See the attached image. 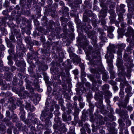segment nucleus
I'll use <instances>...</instances> for the list:
<instances>
[{"label":"nucleus","instance_id":"44","mask_svg":"<svg viewBox=\"0 0 134 134\" xmlns=\"http://www.w3.org/2000/svg\"><path fill=\"white\" fill-rule=\"evenodd\" d=\"M29 95V93L27 91H24V92L23 96V98H25L26 97V96L27 97Z\"/></svg>","mask_w":134,"mask_h":134},{"label":"nucleus","instance_id":"58","mask_svg":"<svg viewBox=\"0 0 134 134\" xmlns=\"http://www.w3.org/2000/svg\"><path fill=\"white\" fill-rule=\"evenodd\" d=\"M68 107L69 110L71 111V109L72 108V105L71 104L69 103L68 104Z\"/></svg>","mask_w":134,"mask_h":134},{"label":"nucleus","instance_id":"17","mask_svg":"<svg viewBox=\"0 0 134 134\" xmlns=\"http://www.w3.org/2000/svg\"><path fill=\"white\" fill-rule=\"evenodd\" d=\"M127 111L125 110H122L120 113L121 116L124 119H127L129 118L128 115L127 114Z\"/></svg>","mask_w":134,"mask_h":134},{"label":"nucleus","instance_id":"24","mask_svg":"<svg viewBox=\"0 0 134 134\" xmlns=\"http://www.w3.org/2000/svg\"><path fill=\"white\" fill-rule=\"evenodd\" d=\"M81 75L83 77H85L86 76V74L85 72L84 71L85 69V67L84 66H83L81 67Z\"/></svg>","mask_w":134,"mask_h":134},{"label":"nucleus","instance_id":"52","mask_svg":"<svg viewBox=\"0 0 134 134\" xmlns=\"http://www.w3.org/2000/svg\"><path fill=\"white\" fill-rule=\"evenodd\" d=\"M8 52L10 55H12L14 53V50L12 48H11L9 50Z\"/></svg>","mask_w":134,"mask_h":134},{"label":"nucleus","instance_id":"36","mask_svg":"<svg viewBox=\"0 0 134 134\" xmlns=\"http://www.w3.org/2000/svg\"><path fill=\"white\" fill-rule=\"evenodd\" d=\"M75 111L74 113V115L75 116L79 114V109L78 108H76L75 109Z\"/></svg>","mask_w":134,"mask_h":134},{"label":"nucleus","instance_id":"28","mask_svg":"<svg viewBox=\"0 0 134 134\" xmlns=\"http://www.w3.org/2000/svg\"><path fill=\"white\" fill-rule=\"evenodd\" d=\"M16 108L15 105L13 104V103H12L11 105L8 107L9 110L11 111H12L13 109H14Z\"/></svg>","mask_w":134,"mask_h":134},{"label":"nucleus","instance_id":"35","mask_svg":"<svg viewBox=\"0 0 134 134\" xmlns=\"http://www.w3.org/2000/svg\"><path fill=\"white\" fill-rule=\"evenodd\" d=\"M62 118L64 121H66L67 120V117L66 113H64L62 114Z\"/></svg>","mask_w":134,"mask_h":134},{"label":"nucleus","instance_id":"60","mask_svg":"<svg viewBox=\"0 0 134 134\" xmlns=\"http://www.w3.org/2000/svg\"><path fill=\"white\" fill-rule=\"evenodd\" d=\"M79 105L81 108H82L84 106L85 104L84 103L80 102L79 103Z\"/></svg>","mask_w":134,"mask_h":134},{"label":"nucleus","instance_id":"20","mask_svg":"<svg viewBox=\"0 0 134 134\" xmlns=\"http://www.w3.org/2000/svg\"><path fill=\"white\" fill-rule=\"evenodd\" d=\"M111 96H109V95L105 94L104 96V98L105 99V101L108 104V105L109 106V104L110 103V102L109 99H110V97Z\"/></svg>","mask_w":134,"mask_h":134},{"label":"nucleus","instance_id":"64","mask_svg":"<svg viewBox=\"0 0 134 134\" xmlns=\"http://www.w3.org/2000/svg\"><path fill=\"white\" fill-rule=\"evenodd\" d=\"M31 105L29 103H27L26 105V108L28 110L29 108L30 107Z\"/></svg>","mask_w":134,"mask_h":134},{"label":"nucleus","instance_id":"63","mask_svg":"<svg viewBox=\"0 0 134 134\" xmlns=\"http://www.w3.org/2000/svg\"><path fill=\"white\" fill-rule=\"evenodd\" d=\"M10 115V113L9 111L8 110L6 112L5 115L7 117H8L9 118L10 117H9V116Z\"/></svg>","mask_w":134,"mask_h":134},{"label":"nucleus","instance_id":"50","mask_svg":"<svg viewBox=\"0 0 134 134\" xmlns=\"http://www.w3.org/2000/svg\"><path fill=\"white\" fill-rule=\"evenodd\" d=\"M62 10L66 12L69 11L68 8L65 6H63L62 7Z\"/></svg>","mask_w":134,"mask_h":134},{"label":"nucleus","instance_id":"39","mask_svg":"<svg viewBox=\"0 0 134 134\" xmlns=\"http://www.w3.org/2000/svg\"><path fill=\"white\" fill-rule=\"evenodd\" d=\"M133 48V47H132L130 45L127 48V49L125 50H126V52H130L131 50H132Z\"/></svg>","mask_w":134,"mask_h":134},{"label":"nucleus","instance_id":"59","mask_svg":"<svg viewBox=\"0 0 134 134\" xmlns=\"http://www.w3.org/2000/svg\"><path fill=\"white\" fill-rule=\"evenodd\" d=\"M108 36L110 38H112L113 37V35L112 33H108Z\"/></svg>","mask_w":134,"mask_h":134},{"label":"nucleus","instance_id":"62","mask_svg":"<svg viewBox=\"0 0 134 134\" xmlns=\"http://www.w3.org/2000/svg\"><path fill=\"white\" fill-rule=\"evenodd\" d=\"M53 116V114L51 112H49L47 116H48V118H51Z\"/></svg>","mask_w":134,"mask_h":134},{"label":"nucleus","instance_id":"45","mask_svg":"<svg viewBox=\"0 0 134 134\" xmlns=\"http://www.w3.org/2000/svg\"><path fill=\"white\" fill-rule=\"evenodd\" d=\"M7 125L11 128H13V124L10 121L7 123Z\"/></svg>","mask_w":134,"mask_h":134},{"label":"nucleus","instance_id":"22","mask_svg":"<svg viewBox=\"0 0 134 134\" xmlns=\"http://www.w3.org/2000/svg\"><path fill=\"white\" fill-rule=\"evenodd\" d=\"M16 65L18 67L20 66L21 65H22L24 66H25L26 65L24 61L21 62L19 61H16Z\"/></svg>","mask_w":134,"mask_h":134},{"label":"nucleus","instance_id":"10","mask_svg":"<svg viewBox=\"0 0 134 134\" xmlns=\"http://www.w3.org/2000/svg\"><path fill=\"white\" fill-rule=\"evenodd\" d=\"M125 46L126 45L124 44H121L118 45V50L117 52L118 55H122L123 49Z\"/></svg>","mask_w":134,"mask_h":134},{"label":"nucleus","instance_id":"4","mask_svg":"<svg viewBox=\"0 0 134 134\" xmlns=\"http://www.w3.org/2000/svg\"><path fill=\"white\" fill-rule=\"evenodd\" d=\"M100 54L98 51H96L92 53V59L91 63L95 65H97V62L99 61V59H100Z\"/></svg>","mask_w":134,"mask_h":134},{"label":"nucleus","instance_id":"16","mask_svg":"<svg viewBox=\"0 0 134 134\" xmlns=\"http://www.w3.org/2000/svg\"><path fill=\"white\" fill-rule=\"evenodd\" d=\"M72 55L73 56L71 58L74 61L77 62L78 63H80L81 62V59L77 55L72 53V54H70V56H71Z\"/></svg>","mask_w":134,"mask_h":134},{"label":"nucleus","instance_id":"29","mask_svg":"<svg viewBox=\"0 0 134 134\" xmlns=\"http://www.w3.org/2000/svg\"><path fill=\"white\" fill-rule=\"evenodd\" d=\"M17 115L13 113L12 114L11 117H10V118H12L13 119V121L16 122L17 121Z\"/></svg>","mask_w":134,"mask_h":134},{"label":"nucleus","instance_id":"5","mask_svg":"<svg viewBox=\"0 0 134 134\" xmlns=\"http://www.w3.org/2000/svg\"><path fill=\"white\" fill-rule=\"evenodd\" d=\"M116 48L113 45H110L109 49H108L107 53L106 54L105 57H110L111 58H113L114 55L113 53H115Z\"/></svg>","mask_w":134,"mask_h":134},{"label":"nucleus","instance_id":"8","mask_svg":"<svg viewBox=\"0 0 134 134\" xmlns=\"http://www.w3.org/2000/svg\"><path fill=\"white\" fill-rule=\"evenodd\" d=\"M121 27L123 28H119L118 30V32L119 34L118 38H122V36L124 35V33L125 32L124 27L126 26V24L124 22H122L121 24Z\"/></svg>","mask_w":134,"mask_h":134},{"label":"nucleus","instance_id":"57","mask_svg":"<svg viewBox=\"0 0 134 134\" xmlns=\"http://www.w3.org/2000/svg\"><path fill=\"white\" fill-rule=\"evenodd\" d=\"M28 110H29L30 111H34L35 110V108L34 106H31L29 108Z\"/></svg>","mask_w":134,"mask_h":134},{"label":"nucleus","instance_id":"34","mask_svg":"<svg viewBox=\"0 0 134 134\" xmlns=\"http://www.w3.org/2000/svg\"><path fill=\"white\" fill-rule=\"evenodd\" d=\"M26 88H29V89L30 90V91L31 93H33L34 91V89L32 87H31V86L30 84H28L26 86Z\"/></svg>","mask_w":134,"mask_h":134},{"label":"nucleus","instance_id":"15","mask_svg":"<svg viewBox=\"0 0 134 134\" xmlns=\"http://www.w3.org/2000/svg\"><path fill=\"white\" fill-rule=\"evenodd\" d=\"M49 110L48 108L47 107H46L44 110L42 111V113L41 114V116L45 118L48 116V113L49 112Z\"/></svg>","mask_w":134,"mask_h":134},{"label":"nucleus","instance_id":"23","mask_svg":"<svg viewBox=\"0 0 134 134\" xmlns=\"http://www.w3.org/2000/svg\"><path fill=\"white\" fill-rule=\"evenodd\" d=\"M35 115L34 114H32L31 113H29L28 114V119L29 120L31 121L34 118Z\"/></svg>","mask_w":134,"mask_h":134},{"label":"nucleus","instance_id":"12","mask_svg":"<svg viewBox=\"0 0 134 134\" xmlns=\"http://www.w3.org/2000/svg\"><path fill=\"white\" fill-rule=\"evenodd\" d=\"M105 57L107 59V63L108 64V66L109 67L110 69H113V61L112 59L113 58H111L110 57Z\"/></svg>","mask_w":134,"mask_h":134},{"label":"nucleus","instance_id":"6","mask_svg":"<svg viewBox=\"0 0 134 134\" xmlns=\"http://www.w3.org/2000/svg\"><path fill=\"white\" fill-rule=\"evenodd\" d=\"M89 43V41L86 40L83 47V49L87 55L90 54V52L92 49V46L88 45Z\"/></svg>","mask_w":134,"mask_h":134},{"label":"nucleus","instance_id":"19","mask_svg":"<svg viewBox=\"0 0 134 134\" xmlns=\"http://www.w3.org/2000/svg\"><path fill=\"white\" fill-rule=\"evenodd\" d=\"M24 89V88L23 87L21 86L20 88V91H16V88H13L12 90L13 91L14 90H15L16 92L18 94L19 96H22V91Z\"/></svg>","mask_w":134,"mask_h":134},{"label":"nucleus","instance_id":"13","mask_svg":"<svg viewBox=\"0 0 134 134\" xmlns=\"http://www.w3.org/2000/svg\"><path fill=\"white\" fill-rule=\"evenodd\" d=\"M126 50H125V54L124 55V60L127 63H128L127 64H126V65L127 66H128L129 64H130V59L128 56V55L127 53H126Z\"/></svg>","mask_w":134,"mask_h":134},{"label":"nucleus","instance_id":"53","mask_svg":"<svg viewBox=\"0 0 134 134\" xmlns=\"http://www.w3.org/2000/svg\"><path fill=\"white\" fill-rule=\"evenodd\" d=\"M20 113H22L23 111L24 112H25V111L24 110V105H21L20 106Z\"/></svg>","mask_w":134,"mask_h":134},{"label":"nucleus","instance_id":"7","mask_svg":"<svg viewBox=\"0 0 134 134\" xmlns=\"http://www.w3.org/2000/svg\"><path fill=\"white\" fill-rule=\"evenodd\" d=\"M100 5L101 7H103V8L100 12L99 16L104 18L107 15L108 8L106 7H104V4L101 3L100 4Z\"/></svg>","mask_w":134,"mask_h":134},{"label":"nucleus","instance_id":"49","mask_svg":"<svg viewBox=\"0 0 134 134\" xmlns=\"http://www.w3.org/2000/svg\"><path fill=\"white\" fill-rule=\"evenodd\" d=\"M74 3L76 4H81L82 1L81 0H74Z\"/></svg>","mask_w":134,"mask_h":134},{"label":"nucleus","instance_id":"27","mask_svg":"<svg viewBox=\"0 0 134 134\" xmlns=\"http://www.w3.org/2000/svg\"><path fill=\"white\" fill-rule=\"evenodd\" d=\"M13 24L12 23L11 25H10V27L11 28H12L13 29V30L14 31V33L15 35H16L19 33V31L17 29H13Z\"/></svg>","mask_w":134,"mask_h":134},{"label":"nucleus","instance_id":"14","mask_svg":"<svg viewBox=\"0 0 134 134\" xmlns=\"http://www.w3.org/2000/svg\"><path fill=\"white\" fill-rule=\"evenodd\" d=\"M100 33L101 35L99 37L100 39L103 42L106 41L107 40V39L105 37V33L102 30H101L100 31Z\"/></svg>","mask_w":134,"mask_h":134},{"label":"nucleus","instance_id":"30","mask_svg":"<svg viewBox=\"0 0 134 134\" xmlns=\"http://www.w3.org/2000/svg\"><path fill=\"white\" fill-rule=\"evenodd\" d=\"M8 47H10L12 49H14V46L10 41L8 42L7 43Z\"/></svg>","mask_w":134,"mask_h":134},{"label":"nucleus","instance_id":"48","mask_svg":"<svg viewBox=\"0 0 134 134\" xmlns=\"http://www.w3.org/2000/svg\"><path fill=\"white\" fill-rule=\"evenodd\" d=\"M61 125H60L59 124H55L53 126V127L55 129H58L59 126H61Z\"/></svg>","mask_w":134,"mask_h":134},{"label":"nucleus","instance_id":"33","mask_svg":"<svg viewBox=\"0 0 134 134\" xmlns=\"http://www.w3.org/2000/svg\"><path fill=\"white\" fill-rule=\"evenodd\" d=\"M117 131L114 129H111L110 131L109 134H117Z\"/></svg>","mask_w":134,"mask_h":134},{"label":"nucleus","instance_id":"31","mask_svg":"<svg viewBox=\"0 0 134 134\" xmlns=\"http://www.w3.org/2000/svg\"><path fill=\"white\" fill-rule=\"evenodd\" d=\"M118 122L120 126L121 127H122L125 125L124 123L122 121L121 119H119L118 120Z\"/></svg>","mask_w":134,"mask_h":134},{"label":"nucleus","instance_id":"11","mask_svg":"<svg viewBox=\"0 0 134 134\" xmlns=\"http://www.w3.org/2000/svg\"><path fill=\"white\" fill-rule=\"evenodd\" d=\"M54 114L56 116L54 119V121L55 122L57 123L58 124H59L60 125H62L61 124V121L60 120V118L58 116L59 115L60 113L57 110L55 111L54 112Z\"/></svg>","mask_w":134,"mask_h":134},{"label":"nucleus","instance_id":"3","mask_svg":"<svg viewBox=\"0 0 134 134\" xmlns=\"http://www.w3.org/2000/svg\"><path fill=\"white\" fill-rule=\"evenodd\" d=\"M116 61V65L118 68L119 72L124 73L125 68L123 66V61L122 59V55H118Z\"/></svg>","mask_w":134,"mask_h":134},{"label":"nucleus","instance_id":"40","mask_svg":"<svg viewBox=\"0 0 134 134\" xmlns=\"http://www.w3.org/2000/svg\"><path fill=\"white\" fill-rule=\"evenodd\" d=\"M31 121L34 124H36L38 122L37 119L35 118H34Z\"/></svg>","mask_w":134,"mask_h":134},{"label":"nucleus","instance_id":"47","mask_svg":"<svg viewBox=\"0 0 134 134\" xmlns=\"http://www.w3.org/2000/svg\"><path fill=\"white\" fill-rule=\"evenodd\" d=\"M61 75L62 76L63 79L65 80V79L66 77V74H65V73L62 72L61 73Z\"/></svg>","mask_w":134,"mask_h":134},{"label":"nucleus","instance_id":"9","mask_svg":"<svg viewBox=\"0 0 134 134\" xmlns=\"http://www.w3.org/2000/svg\"><path fill=\"white\" fill-rule=\"evenodd\" d=\"M109 87V85L107 84H105L103 85L102 88V92L104 94L112 96V94L108 90Z\"/></svg>","mask_w":134,"mask_h":134},{"label":"nucleus","instance_id":"32","mask_svg":"<svg viewBox=\"0 0 134 134\" xmlns=\"http://www.w3.org/2000/svg\"><path fill=\"white\" fill-rule=\"evenodd\" d=\"M118 19L120 21H121L123 20V14L121 13H119L118 15Z\"/></svg>","mask_w":134,"mask_h":134},{"label":"nucleus","instance_id":"18","mask_svg":"<svg viewBox=\"0 0 134 134\" xmlns=\"http://www.w3.org/2000/svg\"><path fill=\"white\" fill-rule=\"evenodd\" d=\"M133 30L131 27H129L127 29L126 35L128 36H130L133 33Z\"/></svg>","mask_w":134,"mask_h":134},{"label":"nucleus","instance_id":"51","mask_svg":"<svg viewBox=\"0 0 134 134\" xmlns=\"http://www.w3.org/2000/svg\"><path fill=\"white\" fill-rule=\"evenodd\" d=\"M23 102L21 101H20L19 100H17L16 102V104L18 106H20L21 105Z\"/></svg>","mask_w":134,"mask_h":134},{"label":"nucleus","instance_id":"26","mask_svg":"<svg viewBox=\"0 0 134 134\" xmlns=\"http://www.w3.org/2000/svg\"><path fill=\"white\" fill-rule=\"evenodd\" d=\"M19 114L20 115V119L23 121H24L25 119V112L23 111L22 113H20Z\"/></svg>","mask_w":134,"mask_h":134},{"label":"nucleus","instance_id":"21","mask_svg":"<svg viewBox=\"0 0 134 134\" xmlns=\"http://www.w3.org/2000/svg\"><path fill=\"white\" fill-rule=\"evenodd\" d=\"M125 5L123 4H121L120 6L119 13H124L125 12V10L124 9Z\"/></svg>","mask_w":134,"mask_h":134},{"label":"nucleus","instance_id":"42","mask_svg":"<svg viewBox=\"0 0 134 134\" xmlns=\"http://www.w3.org/2000/svg\"><path fill=\"white\" fill-rule=\"evenodd\" d=\"M90 70L91 72L92 73L96 74L97 73H98L97 71L96 70L94 69L91 68L90 69Z\"/></svg>","mask_w":134,"mask_h":134},{"label":"nucleus","instance_id":"46","mask_svg":"<svg viewBox=\"0 0 134 134\" xmlns=\"http://www.w3.org/2000/svg\"><path fill=\"white\" fill-rule=\"evenodd\" d=\"M120 97L121 98H123L124 97V92L121 91L119 93Z\"/></svg>","mask_w":134,"mask_h":134},{"label":"nucleus","instance_id":"55","mask_svg":"<svg viewBox=\"0 0 134 134\" xmlns=\"http://www.w3.org/2000/svg\"><path fill=\"white\" fill-rule=\"evenodd\" d=\"M113 3V2L111 0H107L106 2L107 4L110 5Z\"/></svg>","mask_w":134,"mask_h":134},{"label":"nucleus","instance_id":"41","mask_svg":"<svg viewBox=\"0 0 134 134\" xmlns=\"http://www.w3.org/2000/svg\"><path fill=\"white\" fill-rule=\"evenodd\" d=\"M10 40L12 41V42H15V40L14 36L13 35H12L10 36Z\"/></svg>","mask_w":134,"mask_h":134},{"label":"nucleus","instance_id":"1","mask_svg":"<svg viewBox=\"0 0 134 134\" xmlns=\"http://www.w3.org/2000/svg\"><path fill=\"white\" fill-rule=\"evenodd\" d=\"M92 90L95 92L94 98L98 101V103L96 105L97 106L98 108H101L103 105V96L99 93V91L98 88L93 87L92 88Z\"/></svg>","mask_w":134,"mask_h":134},{"label":"nucleus","instance_id":"43","mask_svg":"<svg viewBox=\"0 0 134 134\" xmlns=\"http://www.w3.org/2000/svg\"><path fill=\"white\" fill-rule=\"evenodd\" d=\"M115 18H116L109 17V19L110 20V22L111 24L114 23L115 21Z\"/></svg>","mask_w":134,"mask_h":134},{"label":"nucleus","instance_id":"54","mask_svg":"<svg viewBox=\"0 0 134 134\" xmlns=\"http://www.w3.org/2000/svg\"><path fill=\"white\" fill-rule=\"evenodd\" d=\"M55 49H57V51H60L62 50V48L61 46L58 45V46H57L56 48H55Z\"/></svg>","mask_w":134,"mask_h":134},{"label":"nucleus","instance_id":"61","mask_svg":"<svg viewBox=\"0 0 134 134\" xmlns=\"http://www.w3.org/2000/svg\"><path fill=\"white\" fill-rule=\"evenodd\" d=\"M115 8V6L112 4H110V5L109 6V8L110 9H112L113 10Z\"/></svg>","mask_w":134,"mask_h":134},{"label":"nucleus","instance_id":"38","mask_svg":"<svg viewBox=\"0 0 134 134\" xmlns=\"http://www.w3.org/2000/svg\"><path fill=\"white\" fill-rule=\"evenodd\" d=\"M114 28L113 27H109L108 29V33H112L114 31Z\"/></svg>","mask_w":134,"mask_h":134},{"label":"nucleus","instance_id":"37","mask_svg":"<svg viewBox=\"0 0 134 134\" xmlns=\"http://www.w3.org/2000/svg\"><path fill=\"white\" fill-rule=\"evenodd\" d=\"M52 45L53 47V48L55 49L56 47L58 46V44L57 42H53L52 44Z\"/></svg>","mask_w":134,"mask_h":134},{"label":"nucleus","instance_id":"25","mask_svg":"<svg viewBox=\"0 0 134 134\" xmlns=\"http://www.w3.org/2000/svg\"><path fill=\"white\" fill-rule=\"evenodd\" d=\"M95 34V32L94 31H89L87 33V35L88 37L90 38H92L93 36V35Z\"/></svg>","mask_w":134,"mask_h":134},{"label":"nucleus","instance_id":"2","mask_svg":"<svg viewBox=\"0 0 134 134\" xmlns=\"http://www.w3.org/2000/svg\"><path fill=\"white\" fill-rule=\"evenodd\" d=\"M131 87L129 86H127L126 88H125V91L127 93V94L123 102L119 104V106L120 109H121L122 108H125L126 107L127 104L128 103L129 99V94L130 92L131 91Z\"/></svg>","mask_w":134,"mask_h":134},{"label":"nucleus","instance_id":"56","mask_svg":"<svg viewBox=\"0 0 134 134\" xmlns=\"http://www.w3.org/2000/svg\"><path fill=\"white\" fill-rule=\"evenodd\" d=\"M72 71L74 74L75 75H78V71L77 69H75V70L73 71Z\"/></svg>","mask_w":134,"mask_h":134}]
</instances>
